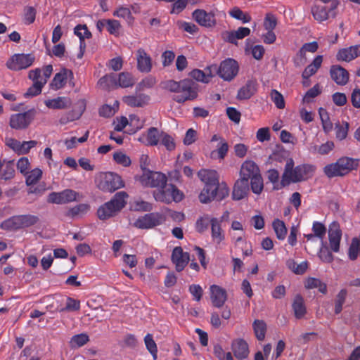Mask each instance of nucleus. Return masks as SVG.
I'll list each match as a JSON object with an SVG mask.
<instances>
[{"label":"nucleus","instance_id":"f257e3e1","mask_svg":"<svg viewBox=\"0 0 360 360\" xmlns=\"http://www.w3.org/2000/svg\"><path fill=\"white\" fill-rule=\"evenodd\" d=\"M314 169V167L310 165H302L294 168V161L292 159H289L285 164L282 176L281 186L308 179L312 175Z\"/></svg>","mask_w":360,"mask_h":360},{"label":"nucleus","instance_id":"f03ea898","mask_svg":"<svg viewBox=\"0 0 360 360\" xmlns=\"http://www.w3.org/2000/svg\"><path fill=\"white\" fill-rule=\"evenodd\" d=\"M128 195L124 191L117 193L114 197L97 210V216L101 220H106L116 215L126 205Z\"/></svg>","mask_w":360,"mask_h":360},{"label":"nucleus","instance_id":"7ed1b4c3","mask_svg":"<svg viewBox=\"0 0 360 360\" xmlns=\"http://www.w3.org/2000/svg\"><path fill=\"white\" fill-rule=\"evenodd\" d=\"M357 166V160L348 157H342L339 158L335 162L326 165L323 167V173L330 179L344 176L353 169H355Z\"/></svg>","mask_w":360,"mask_h":360},{"label":"nucleus","instance_id":"20e7f679","mask_svg":"<svg viewBox=\"0 0 360 360\" xmlns=\"http://www.w3.org/2000/svg\"><path fill=\"white\" fill-rule=\"evenodd\" d=\"M97 187L104 191L112 193L124 186L121 176L114 172H101L96 179Z\"/></svg>","mask_w":360,"mask_h":360},{"label":"nucleus","instance_id":"39448f33","mask_svg":"<svg viewBox=\"0 0 360 360\" xmlns=\"http://www.w3.org/2000/svg\"><path fill=\"white\" fill-rule=\"evenodd\" d=\"M39 221L37 216L32 214L17 215L10 217L1 223L0 227L4 230H16L30 227Z\"/></svg>","mask_w":360,"mask_h":360},{"label":"nucleus","instance_id":"423d86ee","mask_svg":"<svg viewBox=\"0 0 360 360\" xmlns=\"http://www.w3.org/2000/svg\"><path fill=\"white\" fill-rule=\"evenodd\" d=\"M153 197L156 201L169 203L172 201L179 202L183 199V193L174 185L169 184L161 189L153 192Z\"/></svg>","mask_w":360,"mask_h":360},{"label":"nucleus","instance_id":"0eeeda50","mask_svg":"<svg viewBox=\"0 0 360 360\" xmlns=\"http://www.w3.org/2000/svg\"><path fill=\"white\" fill-rule=\"evenodd\" d=\"M82 195L72 190L65 189L60 192H51L49 194L47 202L49 203L63 205L79 201Z\"/></svg>","mask_w":360,"mask_h":360},{"label":"nucleus","instance_id":"6e6552de","mask_svg":"<svg viewBox=\"0 0 360 360\" xmlns=\"http://www.w3.org/2000/svg\"><path fill=\"white\" fill-rule=\"evenodd\" d=\"M217 8L207 11L204 9H195L192 13L193 19L200 26L207 28L214 27L217 25Z\"/></svg>","mask_w":360,"mask_h":360},{"label":"nucleus","instance_id":"1a4fd4ad","mask_svg":"<svg viewBox=\"0 0 360 360\" xmlns=\"http://www.w3.org/2000/svg\"><path fill=\"white\" fill-rule=\"evenodd\" d=\"M198 96L197 84L191 79L181 80V85L178 94L174 99L178 103H183L188 100H193Z\"/></svg>","mask_w":360,"mask_h":360},{"label":"nucleus","instance_id":"9d476101","mask_svg":"<svg viewBox=\"0 0 360 360\" xmlns=\"http://www.w3.org/2000/svg\"><path fill=\"white\" fill-rule=\"evenodd\" d=\"M140 181L145 186L162 188L166 185L167 176L161 172L145 171L140 177Z\"/></svg>","mask_w":360,"mask_h":360},{"label":"nucleus","instance_id":"9b49d317","mask_svg":"<svg viewBox=\"0 0 360 360\" xmlns=\"http://www.w3.org/2000/svg\"><path fill=\"white\" fill-rule=\"evenodd\" d=\"M34 61V57L32 54H15L7 62L6 66L11 70H20L31 66Z\"/></svg>","mask_w":360,"mask_h":360},{"label":"nucleus","instance_id":"f8f14e48","mask_svg":"<svg viewBox=\"0 0 360 360\" xmlns=\"http://www.w3.org/2000/svg\"><path fill=\"white\" fill-rule=\"evenodd\" d=\"M34 120V113L29 110L24 112L13 114L10 117L9 125L15 130L27 128Z\"/></svg>","mask_w":360,"mask_h":360},{"label":"nucleus","instance_id":"ddd939ff","mask_svg":"<svg viewBox=\"0 0 360 360\" xmlns=\"http://www.w3.org/2000/svg\"><path fill=\"white\" fill-rule=\"evenodd\" d=\"M338 5L339 2L335 1L332 2L329 8L323 6H315L311 10L312 15L319 22L325 21L330 18H335L338 15L337 7Z\"/></svg>","mask_w":360,"mask_h":360},{"label":"nucleus","instance_id":"4468645a","mask_svg":"<svg viewBox=\"0 0 360 360\" xmlns=\"http://www.w3.org/2000/svg\"><path fill=\"white\" fill-rule=\"evenodd\" d=\"M219 75L226 81H231L238 74V63L231 58H228L222 61L217 70Z\"/></svg>","mask_w":360,"mask_h":360},{"label":"nucleus","instance_id":"2eb2a0df","mask_svg":"<svg viewBox=\"0 0 360 360\" xmlns=\"http://www.w3.org/2000/svg\"><path fill=\"white\" fill-rule=\"evenodd\" d=\"M165 218L161 214L150 213L138 218L134 225L139 229H150L162 224Z\"/></svg>","mask_w":360,"mask_h":360},{"label":"nucleus","instance_id":"dca6fc26","mask_svg":"<svg viewBox=\"0 0 360 360\" xmlns=\"http://www.w3.org/2000/svg\"><path fill=\"white\" fill-rule=\"evenodd\" d=\"M342 231L336 221H333L328 229L329 247L331 251L338 252L340 250Z\"/></svg>","mask_w":360,"mask_h":360},{"label":"nucleus","instance_id":"f3484780","mask_svg":"<svg viewBox=\"0 0 360 360\" xmlns=\"http://www.w3.org/2000/svg\"><path fill=\"white\" fill-rule=\"evenodd\" d=\"M6 144L18 155H25L37 146V141L32 140L20 142L15 139L9 138L6 139Z\"/></svg>","mask_w":360,"mask_h":360},{"label":"nucleus","instance_id":"a211bd4d","mask_svg":"<svg viewBox=\"0 0 360 360\" xmlns=\"http://www.w3.org/2000/svg\"><path fill=\"white\" fill-rule=\"evenodd\" d=\"M219 188V186H209L205 185V187L200 192L199 195V200L202 203H207L215 198H218V199H222L225 195H228V191H221V194L218 195L217 190Z\"/></svg>","mask_w":360,"mask_h":360},{"label":"nucleus","instance_id":"6ab92c4d","mask_svg":"<svg viewBox=\"0 0 360 360\" xmlns=\"http://www.w3.org/2000/svg\"><path fill=\"white\" fill-rule=\"evenodd\" d=\"M162 132L155 127H150L138 138V141L146 146H157L160 143Z\"/></svg>","mask_w":360,"mask_h":360},{"label":"nucleus","instance_id":"aec40b11","mask_svg":"<svg viewBox=\"0 0 360 360\" xmlns=\"http://www.w3.org/2000/svg\"><path fill=\"white\" fill-rule=\"evenodd\" d=\"M210 299L212 304L217 307H221L227 300V294L225 289L217 285L210 287Z\"/></svg>","mask_w":360,"mask_h":360},{"label":"nucleus","instance_id":"412c9836","mask_svg":"<svg viewBox=\"0 0 360 360\" xmlns=\"http://www.w3.org/2000/svg\"><path fill=\"white\" fill-rule=\"evenodd\" d=\"M190 260L189 254L184 252L181 247H176L172 254V261L177 271H181Z\"/></svg>","mask_w":360,"mask_h":360},{"label":"nucleus","instance_id":"4be33fe9","mask_svg":"<svg viewBox=\"0 0 360 360\" xmlns=\"http://www.w3.org/2000/svg\"><path fill=\"white\" fill-rule=\"evenodd\" d=\"M257 175H260L258 166L252 160L245 161L240 167V177L249 181Z\"/></svg>","mask_w":360,"mask_h":360},{"label":"nucleus","instance_id":"5701e85b","mask_svg":"<svg viewBox=\"0 0 360 360\" xmlns=\"http://www.w3.org/2000/svg\"><path fill=\"white\" fill-rule=\"evenodd\" d=\"M231 349L236 358L240 360L246 359L250 353L248 343L241 338L233 340Z\"/></svg>","mask_w":360,"mask_h":360},{"label":"nucleus","instance_id":"b1692460","mask_svg":"<svg viewBox=\"0 0 360 360\" xmlns=\"http://www.w3.org/2000/svg\"><path fill=\"white\" fill-rule=\"evenodd\" d=\"M72 72L70 70L63 68L53 77L50 86L53 90H58L63 88L68 78L72 77Z\"/></svg>","mask_w":360,"mask_h":360},{"label":"nucleus","instance_id":"393cba45","mask_svg":"<svg viewBox=\"0 0 360 360\" xmlns=\"http://www.w3.org/2000/svg\"><path fill=\"white\" fill-rule=\"evenodd\" d=\"M137 68L142 72H149L152 68V60L150 56L143 49L136 51Z\"/></svg>","mask_w":360,"mask_h":360},{"label":"nucleus","instance_id":"a878e982","mask_svg":"<svg viewBox=\"0 0 360 360\" xmlns=\"http://www.w3.org/2000/svg\"><path fill=\"white\" fill-rule=\"evenodd\" d=\"M360 56V44L352 46L339 50L337 53V59L349 62Z\"/></svg>","mask_w":360,"mask_h":360},{"label":"nucleus","instance_id":"bb28decb","mask_svg":"<svg viewBox=\"0 0 360 360\" xmlns=\"http://www.w3.org/2000/svg\"><path fill=\"white\" fill-rule=\"evenodd\" d=\"M222 220L212 217L210 219L211 236L213 242L220 244L225 238L224 232L221 227Z\"/></svg>","mask_w":360,"mask_h":360},{"label":"nucleus","instance_id":"cd10ccee","mask_svg":"<svg viewBox=\"0 0 360 360\" xmlns=\"http://www.w3.org/2000/svg\"><path fill=\"white\" fill-rule=\"evenodd\" d=\"M249 192V181L240 177L235 183L233 190V198L241 200L244 198Z\"/></svg>","mask_w":360,"mask_h":360},{"label":"nucleus","instance_id":"c85d7f7f","mask_svg":"<svg viewBox=\"0 0 360 360\" xmlns=\"http://www.w3.org/2000/svg\"><path fill=\"white\" fill-rule=\"evenodd\" d=\"M198 176L205 185L219 186V174L216 170L202 169L198 172Z\"/></svg>","mask_w":360,"mask_h":360},{"label":"nucleus","instance_id":"c756f323","mask_svg":"<svg viewBox=\"0 0 360 360\" xmlns=\"http://www.w3.org/2000/svg\"><path fill=\"white\" fill-rule=\"evenodd\" d=\"M46 106L50 109L63 110L70 108L72 101L70 98L65 96H59L44 101Z\"/></svg>","mask_w":360,"mask_h":360},{"label":"nucleus","instance_id":"7c9ffc66","mask_svg":"<svg viewBox=\"0 0 360 360\" xmlns=\"http://www.w3.org/2000/svg\"><path fill=\"white\" fill-rule=\"evenodd\" d=\"M330 76L335 82L338 85H345L349 80V73L343 68L338 65L332 66L330 68Z\"/></svg>","mask_w":360,"mask_h":360},{"label":"nucleus","instance_id":"2f4dec72","mask_svg":"<svg viewBox=\"0 0 360 360\" xmlns=\"http://www.w3.org/2000/svg\"><path fill=\"white\" fill-rule=\"evenodd\" d=\"M123 102L131 107H143L148 104L150 98L143 94L136 95L126 96L123 97Z\"/></svg>","mask_w":360,"mask_h":360},{"label":"nucleus","instance_id":"473e14b6","mask_svg":"<svg viewBox=\"0 0 360 360\" xmlns=\"http://www.w3.org/2000/svg\"><path fill=\"white\" fill-rule=\"evenodd\" d=\"M37 74H39L37 71H30L29 78L33 81V85L28 89L25 94V96H35L41 92L44 84H41V82L38 80L37 77H39V75Z\"/></svg>","mask_w":360,"mask_h":360},{"label":"nucleus","instance_id":"72a5a7b5","mask_svg":"<svg viewBox=\"0 0 360 360\" xmlns=\"http://www.w3.org/2000/svg\"><path fill=\"white\" fill-rule=\"evenodd\" d=\"M323 56L321 55L316 56L313 61L307 65L302 72V78L307 80L310 77L316 74L318 70L321 68Z\"/></svg>","mask_w":360,"mask_h":360},{"label":"nucleus","instance_id":"f704fd0d","mask_svg":"<svg viewBox=\"0 0 360 360\" xmlns=\"http://www.w3.org/2000/svg\"><path fill=\"white\" fill-rule=\"evenodd\" d=\"M257 91V82L250 80L238 91L237 98L240 100L248 99Z\"/></svg>","mask_w":360,"mask_h":360},{"label":"nucleus","instance_id":"c9c22d12","mask_svg":"<svg viewBox=\"0 0 360 360\" xmlns=\"http://www.w3.org/2000/svg\"><path fill=\"white\" fill-rule=\"evenodd\" d=\"M98 86L99 88L105 90L117 89V75L115 74H110L102 77L98 82Z\"/></svg>","mask_w":360,"mask_h":360},{"label":"nucleus","instance_id":"e433bc0d","mask_svg":"<svg viewBox=\"0 0 360 360\" xmlns=\"http://www.w3.org/2000/svg\"><path fill=\"white\" fill-rule=\"evenodd\" d=\"M211 67H209L205 70V71L195 69L191 72L190 76L193 79L201 82L203 83H208L210 79L213 77L211 71Z\"/></svg>","mask_w":360,"mask_h":360},{"label":"nucleus","instance_id":"4c0bfd02","mask_svg":"<svg viewBox=\"0 0 360 360\" xmlns=\"http://www.w3.org/2000/svg\"><path fill=\"white\" fill-rule=\"evenodd\" d=\"M292 307L295 316L297 319H302L306 314V307L304 304V299L301 295H297L295 297Z\"/></svg>","mask_w":360,"mask_h":360},{"label":"nucleus","instance_id":"58836bf2","mask_svg":"<svg viewBox=\"0 0 360 360\" xmlns=\"http://www.w3.org/2000/svg\"><path fill=\"white\" fill-rule=\"evenodd\" d=\"M90 210V205L87 203H81L72 207L65 212V216L70 218L82 216L86 214Z\"/></svg>","mask_w":360,"mask_h":360},{"label":"nucleus","instance_id":"ea45409f","mask_svg":"<svg viewBox=\"0 0 360 360\" xmlns=\"http://www.w3.org/2000/svg\"><path fill=\"white\" fill-rule=\"evenodd\" d=\"M250 34V30L248 27H240L237 30L229 32L227 40L230 43L236 44L238 39H242Z\"/></svg>","mask_w":360,"mask_h":360},{"label":"nucleus","instance_id":"a19ab883","mask_svg":"<svg viewBox=\"0 0 360 360\" xmlns=\"http://www.w3.org/2000/svg\"><path fill=\"white\" fill-rule=\"evenodd\" d=\"M288 268L295 274H303L308 268V262L304 261L300 264H297L294 259H290L286 262Z\"/></svg>","mask_w":360,"mask_h":360},{"label":"nucleus","instance_id":"79ce46f5","mask_svg":"<svg viewBox=\"0 0 360 360\" xmlns=\"http://www.w3.org/2000/svg\"><path fill=\"white\" fill-rule=\"evenodd\" d=\"M273 229L278 240H283L287 235V228L285 223L278 219H274L272 223Z\"/></svg>","mask_w":360,"mask_h":360},{"label":"nucleus","instance_id":"37998d69","mask_svg":"<svg viewBox=\"0 0 360 360\" xmlns=\"http://www.w3.org/2000/svg\"><path fill=\"white\" fill-rule=\"evenodd\" d=\"M117 88L122 87V88H127L132 86L134 83L135 80L132 75L129 72H122L119 74L118 77H117Z\"/></svg>","mask_w":360,"mask_h":360},{"label":"nucleus","instance_id":"c03bdc74","mask_svg":"<svg viewBox=\"0 0 360 360\" xmlns=\"http://www.w3.org/2000/svg\"><path fill=\"white\" fill-rule=\"evenodd\" d=\"M229 150V146L225 140H221L217 145V148L211 152L212 158L223 160Z\"/></svg>","mask_w":360,"mask_h":360},{"label":"nucleus","instance_id":"a18cd8bd","mask_svg":"<svg viewBox=\"0 0 360 360\" xmlns=\"http://www.w3.org/2000/svg\"><path fill=\"white\" fill-rule=\"evenodd\" d=\"M304 286L307 289L318 288L319 291L325 294L327 292L326 283L316 278H309L306 280Z\"/></svg>","mask_w":360,"mask_h":360},{"label":"nucleus","instance_id":"49530a36","mask_svg":"<svg viewBox=\"0 0 360 360\" xmlns=\"http://www.w3.org/2000/svg\"><path fill=\"white\" fill-rule=\"evenodd\" d=\"M252 328L255 335L258 340H263L265 338L266 325L262 320H255L253 322Z\"/></svg>","mask_w":360,"mask_h":360},{"label":"nucleus","instance_id":"de8ad7c7","mask_svg":"<svg viewBox=\"0 0 360 360\" xmlns=\"http://www.w3.org/2000/svg\"><path fill=\"white\" fill-rule=\"evenodd\" d=\"M229 14L233 18L240 20L243 23H248L251 21V16L244 13L238 7L235 6L229 11Z\"/></svg>","mask_w":360,"mask_h":360},{"label":"nucleus","instance_id":"09e8293b","mask_svg":"<svg viewBox=\"0 0 360 360\" xmlns=\"http://www.w3.org/2000/svg\"><path fill=\"white\" fill-rule=\"evenodd\" d=\"M318 256L320 259L325 263H331L333 259V255L331 252L329 250L328 247L326 245V243L322 240L321 245L320 247V250L318 252Z\"/></svg>","mask_w":360,"mask_h":360},{"label":"nucleus","instance_id":"8fccbe9b","mask_svg":"<svg viewBox=\"0 0 360 360\" xmlns=\"http://www.w3.org/2000/svg\"><path fill=\"white\" fill-rule=\"evenodd\" d=\"M25 176L26 177V184L27 186L34 185L41 178L42 171L39 168H35L31 171H28Z\"/></svg>","mask_w":360,"mask_h":360},{"label":"nucleus","instance_id":"3c124183","mask_svg":"<svg viewBox=\"0 0 360 360\" xmlns=\"http://www.w3.org/2000/svg\"><path fill=\"white\" fill-rule=\"evenodd\" d=\"M74 32L80 39L81 47L83 44L84 45V40L85 39H89L91 37V33L89 31L86 25H79L76 26Z\"/></svg>","mask_w":360,"mask_h":360},{"label":"nucleus","instance_id":"603ef678","mask_svg":"<svg viewBox=\"0 0 360 360\" xmlns=\"http://www.w3.org/2000/svg\"><path fill=\"white\" fill-rule=\"evenodd\" d=\"M334 148L333 141H327L321 146H314L311 151L314 153H319L320 155H326L329 153Z\"/></svg>","mask_w":360,"mask_h":360},{"label":"nucleus","instance_id":"864d4df0","mask_svg":"<svg viewBox=\"0 0 360 360\" xmlns=\"http://www.w3.org/2000/svg\"><path fill=\"white\" fill-rule=\"evenodd\" d=\"M319 113L322 122L323 129L325 132L328 133L333 129V124L330 121L328 113L323 108L319 109Z\"/></svg>","mask_w":360,"mask_h":360},{"label":"nucleus","instance_id":"5fc2aeb1","mask_svg":"<svg viewBox=\"0 0 360 360\" xmlns=\"http://www.w3.org/2000/svg\"><path fill=\"white\" fill-rule=\"evenodd\" d=\"M1 178L4 180L12 179L15 174L14 164L13 161L8 162L6 165H3Z\"/></svg>","mask_w":360,"mask_h":360},{"label":"nucleus","instance_id":"6e6d98bb","mask_svg":"<svg viewBox=\"0 0 360 360\" xmlns=\"http://www.w3.org/2000/svg\"><path fill=\"white\" fill-rule=\"evenodd\" d=\"M250 185L252 192L255 194H260L264 188L263 179L261 174L250 179Z\"/></svg>","mask_w":360,"mask_h":360},{"label":"nucleus","instance_id":"4d7b16f0","mask_svg":"<svg viewBox=\"0 0 360 360\" xmlns=\"http://www.w3.org/2000/svg\"><path fill=\"white\" fill-rule=\"evenodd\" d=\"M33 71H37L39 72V77H37V79L41 82V84H44L45 85L53 72V66L51 65H46L42 70L43 74H41V70L39 68H37Z\"/></svg>","mask_w":360,"mask_h":360},{"label":"nucleus","instance_id":"13d9d810","mask_svg":"<svg viewBox=\"0 0 360 360\" xmlns=\"http://www.w3.org/2000/svg\"><path fill=\"white\" fill-rule=\"evenodd\" d=\"M89 336L85 333L74 335L70 340V345L73 347H80L89 342Z\"/></svg>","mask_w":360,"mask_h":360},{"label":"nucleus","instance_id":"bf43d9fd","mask_svg":"<svg viewBox=\"0 0 360 360\" xmlns=\"http://www.w3.org/2000/svg\"><path fill=\"white\" fill-rule=\"evenodd\" d=\"M160 142L168 150H173L175 149L176 145L173 137L164 131L162 134Z\"/></svg>","mask_w":360,"mask_h":360},{"label":"nucleus","instance_id":"052dcab7","mask_svg":"<svg viewBox=\"0 0 360 360\" xmlns=\"http://www.w3.org/2000/svg\"><path fill=\"white\" fill-rule=\"evenodd\" d=\"M89 136V131H86L84 136L80 138L71 137L70 139H67L65 141V145L68 149H72L75 148L79 143L85 142Z\"/></svg>","mask_w":360,"mask_h":360},{"label":"nucleus","instance_id":"680f3d73","mask_svg":"<svg viewBox=\"0 0 360 360\" xmlns=\"http://www.w3.org/2000/svg\"><path fill=\"white\" fill-rule=\"evenodd\" d=\"M114 160L123 167H128L131 165V159L122 152H116L113 155Z\"/></svg>","mask_w":360,"mask_h":360},{"label":"nucleus","instance_id":"e2e57ef3","mask_svg":"<svg viewBox=\"0 0 360 360\" xmlns=\"http://www.w3.org/2000/svg\"><path fill=\"white\" fill-rule=\"evenodd\" d=\"M312 231L314 233V236L322 240H323V238L326 233V226L321 222L314 221L312 225Z\"/></svg>","mask_w":360,"mask_h":360},{"label":"nucleus","instance_id":"0e129e2a","mask_svg":"<svg viewBox=\"0 0 360 360\" xmlns=\"http://www.w3.org/2000/svg\"><path fill=\"white\" fill-rule=\"evenodd\" d=\"M277 25L276 16L271 13H266L264 20V27L266 30H274Z\"/></svg>","mask_w":360,"mask_h":360},{"label":"nucleus","instance_id":"69168bd1","mask_svg":"<svg viewBox=\"0 0 360 360\" xmlns=\"http://www.w3.org/2000/svg\"><path fill=\"white\" fill-rule=\"evenodd\" d=\"M321 93L319 84L314 85L312 88L309 89L303 98V102L309 103L311 100L319 96Z\"/></svg>","mask_w":360,"mask_h":360},{"label":"nucleus","instance_id":"338daca9","mask_svg":"<svg viewBox=\"0 0 360 360\" xmlns=\"http://www.w3.org/2000/svg\"><path fill=\"white\" fill-rule=\"evenodd\" d=\"M128 121V124L132 127V133L136 132L139 129H141L143 126V121L140 120L139 117L136 115H131Z\"/></svg>","mask_w":360,"mask_h":360},{"label":"nucleus","instance_id":"774afa93","mask_svg":"<svg viewBox=\"0 0 360 360\" xmlns=\"http://www.w3.org/2000/svg\"><path fill=\"white\" fill-rule=\"evenodd\" d=\"M211 219L212 218L210 217V216L207 214L200 217L196 221V230L200 233L205 231L208 226V224H210Z\"/></svg>","mask_w":360,"mask_h":360}]
</instances>
